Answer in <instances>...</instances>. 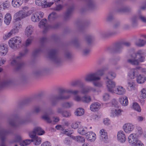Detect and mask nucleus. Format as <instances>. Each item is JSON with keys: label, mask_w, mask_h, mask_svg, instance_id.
Segmentation results:
<instances>
[{"label": "nucleus", "mask_w": 146, "mask_h": 146, "mask_svg": "<svg viewBox=\"0 0 146 146\" xmlns=\"http://www.w3.org/2000/svg\"><path fill=\"white\" fill-rule=\"evenodd\" d=\"M29 50L27 48L20 52L18 56L11 61V64L15 67L17 70H19L23 68L24 65V62L22 60L23 58L28 53Z\"/></svg>", "instance_id": "f257e3e1"}, {"label": "nucleus", "mask_w": 146, "mask_h": 146, "mask_svg": "<svg viewBox=\"0 0 146 146\" xmlns=\"http://www.w3.org/2000/svg\"><path fill=\"white\" fill-rule=\"evenodd\" d=\"M48 54L49 58L56 65L58 66L61 64L62 60L58 54V48L50 49L48 51Z\"/></svg>", "instance_id": "f03ea898"}, {"label": "nucleus", "mask_w": 146, "mask_h": 146, "mask_svg": "<svg viewBox=\"0 0 146 146\" xmlns=\"http://www.w3.org/2000/svg\"><path fill=\"white\" fill-rule=\"evenodd\" d=\"M29 121L27 117H19L16 120L13 119H9L7 121L8 124L14 128H17L20 125L25 124Z\"/></svg>", "instance_id": "7ed1b4c3"}, {"label": "nucleus", "mask_w": 146, "mask_h": 146, "mask_svg": "<svg viewBox=\"0 0 146 146\" xmlns=\"http://www.w3.org/2000/svg\"><path fill=\"white\" fill-rule=\"evenodd\" d=\"M123 48V46L120 41L116 42L112 46L107 47L106 50L109 52L119 53L122 52Z\"/></svg>", "instance_id": "20e7f679"}, {"label": "nucleus", "mask_w": 146, "mask_h": 146, "mask_svg": "<svg viewBox=\"0 0 146 146\" xmlns=\"http://www.w3.org/2000/svg\"><path fill=\"white\" fill-rule=\"evenodd\" d=\"M12 133L11 130L9 127L6 129L0 128V146H7L5 143L6 137Z\"/></svg>", "instance_id": "39448f33"}, {"label": "nucleus", "mask_w": 146, "mask_h": 146, "mask_svg": "<svg viewBox=\"0 0 146 146\" xmlns=\"http://www.w3.org/2000/svg\"><path fill=\"white\" fill-rule=\"evenodd\" d=\"M14 24L13 29L3 36L4 39L6 40L9 38L13 34L18 33L19 30L21 29L22 26L19 21H15L14 22Z\"/></svg>", "instance_id": "423d86ee"}, {"label": "nucleus", "mask_w": 146, "mask_h": 146, "mask_svg": "<svg viewBox=\"0 0 146 146\" xmlns=\"http://www.w3.org/2000/svg\"><path fill=\"white\" fill-rule=\"evenodd\" d=\"M21 41V38L19 37L12 38L9 41V46L12 49H17L19 47Z\"/></svg>", "instance_id": "0eeeda50"}, {"label": "nucleus", "mask_w": 146, "mask_h": 146, "mask_svg": "<svg viewBox=\"0 0 146 146\" xmlns=\"http://www.w3.org/2000/svg\"><path fill=\"white\" fill-rule=\"evenodd\" d=\"M96 8L95 4L93 0H86L85 5L81 9L80 11L83 12L88 10H94Z\"/></svg>", "instance_id": "6e6552de"}, {"label": "nucleus", "mask_w": 146, "mask_h": 146, "mask_svg": "<svg viewBox=\"0 0 146 146\" xmlns=\"http://www.w3.org/2000/svg\"><path fill=\"white\" fill-rule=\"evenodd\" d=\"M28 8L27 7H25L23 8V9L15 13L14 15V17L15 19V21H15H19V20H20L26 17V10L25 9H26Z\"/></svg>", "instance_id": "1a4fd4ad"}, {"label": "nucleus", "mask_w": 146, "mask_h": 146, "mask_svg": "<svg viewBox=\"0 0 146 146\" xmlns=\"http://www.w3.org/2000/svg\"><path fill=\"white\" fill-rule=\"evenodd\" d=\"M100 79V77L96 76L95 72L88 74L85 78V80L87 82L97 81Z\"/></svg>", "instance_id": "9d476101"}, {"label": "nucleus", "mask_w": 146, "mask_h": 146, "mask_svg": "<svg viewBox=\"0 0 146 146\" xmlns=\"http://www.w3.org/2000/svg\"><path fill=\"white\" fill-rule=\"evenodd\" d=\"M35 3L36 5L41 6L42 8L50 7L54 3L47 2L46 0H36Z\"/></svg>", "instance_id": "9b49d317"}, {"label": "nucleus", "mask_w": 146, "mask_h": 146, "mask_svg": "<svg viewBox=\"0 0 146 146\" xmlns=\"http://www.w3.org/2000/svg\"><path fill=\"white\" fill-rule=\"evenodd\" d=\"M68 90H66L63 88H60L59 90V94L56 95L57 96L56 98L57 99H61V100L67 99H69L70 97V95L64 96L63 94L65 92L68 93L67 91Z\"/></svg>", "instance_id": "f8f14e48"}, {"label": "nucleus", "mask_w": 146, "mask_h": 146, "mask_svg": "<svg viewBox=\"0 0 146 146\" xmlns=\"http://www.w3.org/2000/svg\"><path fill=\"white\" fill-rule=\"evenodd\" d=\"M139 137L137 134L132 133L128 137V141L129 143L131 145H134L136 142L139 141Z\"/></svg>", "instance_id": "ddd939ff"}, {"label": "nucleus", "mask_w": 146, "mask_h": 146, "mask_svg": "<svg viewBox=\"0 0 146 146\" xmlns=\"http://www.w3.org/2000/svg\"><path fill=\"white\" fill-rule=\"evenodd\" d=\"M73 10L72 7H69L64 14L63 19L64 21L69 20L71 18Z\"/></svg>", "instance_id": "4468645a"}, {"label": "nucleus", "mask_w": 146, "mask_h": 146, "mask_svg": "<svg viewBox=\"0 0 146 146\" xmlns=\"http://www.w3.org/2000/svg\"><path fill=\"white\" fill-rule=\"evenodd\" d=\"M116 11L119 13L125 12L130 13L133 11L132 8L127 6H121L120 7L116 10Z\"/></svg>", "instance_id": "2eb2a0df"}, {"label": "nucleus", "mask_w": 146, "mask_h": 146, "mask_svg": "<svg viewBox=\"0 0 146 146\" xmlns=\"http://www.w3.org/2000/svg\"><path fill=\"white\" fill-rule=\"evenodd\" d=\"M106 84L108 90L111 93H113L114 90L113 88L115 85V82L110 80H107Z\"/></svg>", "instance_id": "dca6fc26"}, {"label": "nucleus", "mask_w": 146, "mask_h": 146, "mask_svg": "<svg viewBox=\"0 0 146 146\" xmlns=\"http://www.w3.org/2000/svg\"><path fill=\"white\" fill-rule=\"evenodd\" d=\"M144 52L141 50H139L137 51V58L138 62H143L145 61Z\"/></svg>", "instance_id": "f3484780"}, {"label": "nucleus", "mask_w": 146, "mask_h": 146, "mask_svg": "<svg viewBox=\"0 0 146 146\" xmlns=\"http://www.w3.org/2000/svg\"><path fill=\"white\" fill-rule=\"evenodd\" d=\"M123 128L125 132L129 133L134 129V126L132 123H127L123 125Z\"/></svg>", "instance_id": "a211bd4d"}, {"label": "nucleus", "mask_w": 146, "mask_h": 146, "mask_svg": "<svg viewBox=\"0 0 146 146\" xmlns=\"http://www.w3.org/2000/svg\"><path fill=\"white\" fill-rule=\"evenodd\" d=\"M100 140L106 143L108 142L107 133L104 129H101L100 132Z\"/></svg>", "instance_id": "6ab92c4d"}, {"label": "nucleus", "mask_w": 146, "mask_h": 146, "mask_svg": "<svg viewBox=\"0 0 146 146\" xmlns=\"http://www.w3.org/2000/svg\"><path fill=\"white\" fill-rule=\"evenodd\" d=\"M13 84V80L11 79H8L3 80L1 82L0 86L1 87L3 88L11 86Z\"/></svg>", "instance_id": "aec40b11"}, {"label": "nucleus", "mask_w": 146, "mask_h": 146, "mask_svg": "<svg viewBox=\"0 0 146 146\" xmlns=\"http://www.w3.org/2000/svg\"><path fill=\"white\" fill-rule=\"evenodd\" d=\"M117 139L118 141L121 143H124L126 140V137L123 131H119L117 134Z\"/></svg>", "instance_id": "412c9836"}, {"label": "nucleus", "mask_w": 146, "mask_h": 146, "mask_svg": "<svg viewBox=\"0 0 146 146\" xmlns=\"http://www.w3.org/2000/svg\"><path fill=\"white\" fill-rule=\"evenodd\" d=\"M138 72L137 68H132L128 73V76L131 79H134L138 75Z\"/></svg>", "instance_id": "4be33fe9"}, {"label": "nucleus", "mask_w": 146, "mask_h": 146, "mask_svg": "<svg viewBox=\"0 0 146 146\" xmlns=\"http://www.w3.org/2000/svg\"><path fill=\"white\" fill-rule=\"evenodd\" d=\"M47 20L45 19L42 20L39 23V26L40 28H44V29L43 32H44L48 28H50V25L48 26L46 23Z\"/></svg>", "instance_id": "5701e85b"}, {"label": "nucleus", "mask_w": 146, "mask_h": 146, "mask_svg": "<svg viewBox=\"0 0 146 146\" xmlns=\"http://www.w3.org/2000/svg\"><path fill=\"white\" fill-rule=\"evenodd\" d=\"M125 92V89L122 86H118L117 87L116 89L113 90V93L119 95H122L124 94Z\"/></svg>", "instance_id": "b1692460"}, {"label": "nucleus", "mask_w": 146, "mask_h": 146, "mask_svg": "<svg viewBox=\"0 0 146 146\" xmlns=\"http://www.w3.org/2000/svg\"><path fill=\"white\" fill-rule=\"evenodd\" d=\"M8 51V49L6 44H0V52L1 55H5Z\"/></svg>", "instance_id": "393cba45"}, {"label": "nucleus", "mask_w": 146, "mask_h": 146, "mask_svg": "<svg viewBox=\"0 0 146 146\" xmlns=\"http://www.w3.org/2000/svg\"><path fill=\"white\" fill-rule=\"evenodd\" d=\"M100 106V104L98 103L95 102L92 103L90 106V110L93 111H98Z\"/></svg>", "instance_id": "a878e982"}, {"label": "nucleus", "mask_w": 146, "mask_h": 146, "mask_svg": "<svg viewBox=\"0 0 146 146\" xmlns=\"http://www.w3.org/2000/svg\"><path fill=\"white\" fill-rule=\"evenodd\" d=\"M47 69L44 68H38L35 70L34 72V74L35 76H37L46 72Z\"/></svg>", "instance_id": "bb28decb"}, {"label": "nucleus", "mask_w": 146, "mask_h": 146, "mask_svg": "<svg viewBox=\"0 0 146 146\" xmlns=\"http://www.w3.org/2000/svg\"><path fill=\"white\" fill-rule=\"evenodd\" d=\"M84 39L87 43L90 44L94 40L95 37L93 35H88L85 36Z\"/></svg>", "instance_id": "cd10ccee"}, {"label": "nucleus", "mask_w": 146, "mask_h": 146, "mask_svg": "<svg viewBox=\"0 0 146 146\" xmlns=\"http://www.w3.org/2000/svg\"><path fill=\"white\" fill-rule=\"evenodd\" d=\"M119 103L123 106H125L128 104L127 97L125 96H122L119 99Z\"/></svg>", "instance_id": "c85d7f7f"}, {"label": "nucleus", "mask_w": 146, "mask_h": 146, "mask_svg": "<svg viewBox=\"0 0 146 146\" xmlns=\"http://www.w3.org/2000/svg\"><path fill=\"white\" fill-rule=\"evenodd\" d=\"M87 135H86V138L89 140L91 141H94L96 139L95 136V133L92 131L87 133Z\"/></svg>", "instance_id": "c756f323"}, {"label": "nucleus", "mask_w": 146, "mask_h": 146, "mask_svg": "<svg viewBox=\"0 0 146 146\" xmlns=\"http://www.w3.org/2000/svg\"><path fill=\"white\" fill-rule=\"evenodd\" d=\"M44 49L42 48L41 47H39L38 48L35 49L33 52L32 55L34 57H36Z\"/></svg>", "instance_id": "7c9ffc66"}, {"label": "nucleus", "mask_w": 146, "mask_h": 146, "mask_svg": "<svg viewBox=\"0 0 146 146\" xmlns=\"http://www.w3.org/2000/svg\"><path fill=\"white\" fill-rule=\"evenodd\" d=\"M146 78L145 76L139 74L137 77V82L139 84H143L146 80Z\"/></svg>", "instance_id": "2f4dec72"}, {"label": "nucleus", "mask_w": 146, "mask_h": 146, "mask_svg": "<svg viewBox=\"0 0 146 146\" xmlns=\"http://www.w3.org/2000/svg\"><path fill=\"white\" fill-rule=\"evenodd\" d=\"M116 76V74L115 72L110 71L108 72L107 74L106 78L108 80H112Z\"/></svg>", "instance_id": "473e14b6"}, {"label": "nucleus", "mask_w": 146, "mask_h": 146, "mask_svg": "<svg viewBox=\"0 0 146 146\" xmlns=\"http://www.w3.org/2000/svg\"><path fill=\"white\" fill-rule=\"evenodd\" d=\"M57 96L56 95L52 96L50 98L51 104L52 106H55L57 104L58 102L57 100H61V99H57Z\"/></svg>", "instance_id": "72a5a7b5"}, {"label": "nucleus", "mask_w": 146, "mask_h": 146, "mask_svg": "<svg viewBox=\"0 0 146 146\" xmlns=\"http://www.w3.org/2000/svg\"><path fill=\"white\" fill-rule=\"evenodd\" d=\"M52 114L51 112L49 113H45L42 116V118L44 120L46 121L48 123H50L52 122V120L50 119V115Z\"/></svg>", "instance_id": "f704fd0d"}, {"label": "nucleus", "mask_w": 146, "mask_h": 146, "mask_svg": "<svg viewBox=\"0 0 146 146\" xmlns=\"http://www.w3.org/2000/svg\"><path fill=\"white\" fill-rule=\"evenodd\" d=\"M57 17L56 13L53 12L49 15L48 17V20L50 22H51L56 19Z\"/></svg>", "instance_id": "c9c22d12"}, {"label": "nucleus", "mask_w": 146, "mask_h": 146, "mask_svg": "<svg viewBox=\"0 0 146 146\" xmlns=\"http://www.w3.org/2000/svg\"><path fill=\"white\" fill-rule=\"evenodd\" d=\"M33 27L31 25L28 26L26 28L25 33V35L28 36L31 35L33 32Z\"/></svg>", "instance_id": "e433bc0d"}, {"label": "nucleus", "mask_w": 146, "mask_h": 146, "mask_svg": "<svg viewBox=\"0 0 146 146\" xmlns=\"http://www.w3.org/2000/svg\"><path fill=\"white\" fill-rule=\"evenodd\" d=\"M138 19L137 15L133 16L131 19V23L133 27H135L137 24V19Z\"/></svg>", "instance_id": "4c0bfd02"}, {"label": "nucleus", "mask_w": 146, "mask_h": 146, "mask_svg": "<svg viewBox=\"0 0 146 146\" xmlns=\"http://www.w3.org/2000/svg\"><path fill=\"white\" fill-rule=\"evenodd\" d=\"M89 25L88 23H86L80 25L78 28V31L81 32H83L88 26Z\"/></svg>", "instance_id": "58836bf2"}, {"label": "nucleus", "mask_w": 146, "mask_h": 146, "mask_svg": "<svg viewBox=\"0 0 146 146\" xmlns=\"http://www.w3.org/2000/svg\"><path fill=\"white\" fill-rule=\"evenodd\" d=\"M90 53V49L88 48H85L82 50V54L84 56L86 57L88 56Z\"/></svg>", "instance_id": "ea45409f"}, {"label": "nucleus", "mask_w": 146, "mask_h": 146, "mask_svg": "<svg viewBox=\"0 0 146 146\" xmlns=\"http://www.w3.org/2000/svg\"><path fill=\"white\" fill-rule=\"evenodd\" d=\"M36 133V134L38 135H42L44 134V131L42 129L39 127H35L34 129Z\"/></svg>", "instance_id": "a19ab883"}, {"label": "nucleus", "mask_w": 146, "mask_h": 146, "mask_svg": "<svg viewBox=\"0 0 146 146\" xmlns=\"http://www.w3.org/2000/svg\"><path fill=\"white\" fill-rule=\"evenodd\" d=\"M114 19L113 14L112 13H110L107 14L105 19V21L108 22H111Z\"/></svg>", "instance_id": "79ce46f5"}, {"label": "nucleus", "mask_w": 146, "mask_h": 146, "mask_svg": "<svg viewBox=\"0 0 146 146\" xmlns=\"http://www.w3.org/2000/svg\"><path fill=\"white\" fill-rule=\"evenodd\" d=\"M23 0H12V5L14 7H19L22 3Z\"/></svg>", "instance_id": "37998d69"}, {"label": "nucleus", "mask_w": 146, "mask_h": 146, "mask_svg": "<svg viewBox=\"0 0 146 146\" xmlns=\"http://www.w3.org/2000/svg\"><path fill=\"white\" fill-rule=\"evenodd\" d=\"M71 85L73 86H83V84L80 80H77L72 82Z\"/></svg>", "instance_id": "c03bdc74"}, {"label": "nucleus", "mask_w": 146, "mask_h": 146, "mask_svg": "<svg viewBox=\"0 0 146 146\" xmlns=\"http://www.w3.org/2000/svg\"><path fill=\"white\" fill-rule=\"evenodd\" d=\"M40 18L39 16H38V13L36 12L33 14L31 17V20L34 22H38L39 21Z\"/></svg>", "instance_id": "a18cd8bd"}, {"label": "nucleus", "mask_w": 146, "mask_h": 146, "mask_svg": "<svg viewBox=\"0 0 146 146\" xmlns=\"http://www.w3.org/2000/svg\"><path fill=\"white\" fill-rule=\"evenodd\" d=\"M34 141L33 139H26L20 143V145L21 146H25L29 145L31 142Z\"/></svg>", "instance_id": "49530a36"}, {"label": "nucleus", "mask_w": 146, "mask_h": 146, "mask_svg": "<svg viewBox=\"0 0 146 146\" xmlns=\"http://www.w3.org/2000/svg\"><path fill=\"white\" fill-rule=\"evenodd\" d=\"M107 69V68L105 67H103L102 68L98 70L97 71L95 72L96 76L99 77L102 76L104 74V71Z\"/></svg>", "instance_id": "de8ad7c7"}, {"label": "nucleus", "mask_w": 146, "mask_h": 146, "mask_svg": "<svg viewBox=\"0 0 146 146\" xmlns=\"http://www.w3.org/2000/svg\"><path fill=\"white\" fill-rule=\"evenodd\" d=\"M11 21V16L10 14L7 13L5 15L4 20L5 23L7 25H9Z\"/></svg>", "instance_id": "09e8293b"}, {"label": "nucleus", "mask_w": 146, "mask_h": 146, "mask_svg": "<svg viewBox=\"0 0 146 146\" xmlns=\"http://www.w3.org/2000/svg\"><path fill=\"white\" fill-rule=\"evenodd\" d=\"M72 138L73 139L75 140L78 142L81 143L84 142L85 141V139L84 138L80 136H72Z\"/></svg>", "instance_id": "8fccbe9b"}, {"label": "nucleus", "mask_w": 146, "mask_h": 146, "mask_svg": "<svg viewBox=\"0 0 146 146\" xmlns=\"http://www.w3.org/2000/svg\"><path fill=\"white\" fill-rule=\"evenodd\" d=\"M84 113V110L80 108L77 109L74 113L75 115L77 116H81Z\"/></svg>", "instance_id": "3c124183"}, {"label": "nucleus", "mask_w": 146, "mask_h": 146, "mask_svg": "<svg viewBox=\"0 0 146 146\" xmlns=\"http://www.w3.org/2000/svg\"><path fill=\"white\" fill-rule=\"evenodd\" d=\"M145 43L146 41L145 40L139 39L137 41L135 42V44L138 46L142 47L143 46Z\"/></svg>", "instance_id": "603ef678"}, {"label": "nucleus", "mask_w": 146, "mask_h": 146, "mask_svg": "<svg viewBox=\"0 0 146 146\" xmlns=\"http://www.w3.org/2000/svg\"><path fill=\"white\" fill-rule=\"evenodd\" d=\"M91 101V98L89 96L86 95L82 97V101L84 103H88Z\"/></svg>", "instance_id": "864d4df0"}, {"label": "nucleus", "mask_w": 146, "mask_h": 146, "mask_svg": "<svg viewBox=\"0 0 146 146\" xmlns=\"http://www.w3.org/2000/svg\"><path fill=\"white\" fill-rule=\"evenodd\" d=\"M87 128L86 127H80L78 129V133L81 135H84L86 133L87 131L86 129Z\"/></svg>", "instance_id": "5fc2aeb1"}, {"label": "nucleus", "mask_w": 146, "mask_h": 146, "mask_svg": "<svg viewBox=\"0 0 146 146\" xmlns=\"http://www.w3.org/2000/svg\"><path fill=\"white\" fill-rule=\"evenodd\" d=\"M121 110L119 109L115 110L112 112L111 116L114 117L116 116L120 115L121 114Z\"/></svg>", "instance_id": "6e6d98bb"}, {"label": "nucleus", "mask_w": 146, "mask_h": 146, "mask_svg": "<svg viewBox=\"0 0 146 146\" xmlns=\"http://www.w3.org/2000/svg\"><path fill=\"white\" fill-rule=\"evenodd\" d=\"M71 43L76 48H78L80 46V43L78 42L77 38H75L73 39L71 41Z\"/></svg>", "instance_id": "4d7b16f0"}, {"label": "nucleus", "mask_w": 146, "mask_h": 146, "mask_svg": "<svg viewBox=\"0 0 146 146\" xmlns=\"http://www.w3.org/2000/svg\"><path fill=\"white\" fill-rule=\"evenodd\" d=\"M48 41V39L46 37H43L41 38L40 39V42L41 45L40 47H41L42 48L44 49L45 48L44 44Z\"/></svg>", "instance_id": "13d9d810"}, {"label": "nucleus", "mask_w": 146, "mask_h": 146, "mask_svg": "<svg viewBox=\"0 0 146 146\" xmlns=\"http://www.w3.org/2000/svg\"><path fill=\"white\" fill-rule=\"evenodd\" d=\"M64 56L66 59L68 60H71L72 58L71 54L68 51H66L64 53Z\"/></svg>", "instance_id": "bf43d9fd"}, {"label": "nucleus", "mask_w": 146, "mask_h": 146, "mask_svg": "<svg viewBox=\"0 0 146 146\" xmlns=\"http://www.w3.org/2000/svg\"><path fill=\"white\" fill-rule=\"evenodd\" d=\"M133 109L137 111L138 112H141V109L140 106L137 103H133Z\"/></svg>", "instance_id": "052dcab7"}, {"label": "nucleus", "mask_w": 146, "mask_h": 146, "mask_svg": "<svg viewBox=\"0 0 146 146\" xmlns=\"http://www.w3.org/2000/svg\"><path fill=\"white\" fill-rule=\"evenodd\" d=\"M127 62L132 65H137L139 64L137 60L129 59L127 60Z\"/></svg>", "instance_id": "680f3d73"}, {"label": "nucleus", "mask_w": 146, "mask_h": 146, "mask_svg": "<svg viewBox=\"0 0 146 146\" xmlns=\"http://www.w3.org/2000/svg\"><path fill=\"white\" fill-rule=\"evenodd\" d=\"M72 105V103H69L68 102H65L62 103L61 106L64 108H70Z\"/></svg>", "instance_id": "e2e57ef3"}, {"label": "nucleus", "mask_w": 146, "mask_h": 146, "mask_svg": "<svg viewBox=\"0 0 146 146\" xmlns=\"http://www.w3.org/2000/svg\"><path fill=\"white\" fill-rule=\"evenodd\" d=\"M33 139L34 140L33 142H35V144L36 145H38L41 143V139L40 137L36 136Z\"/></svg>", "instance_id": "0e129e2a"}, {"label": "nucleus", "mask_w": 146, "mask_h": 146, "mask_svg": "<svg viewBox=\"0 0 146 146\" xmlns=\"http://www.w3.org/2000/svg\"><path fill=\"white\" fill-rule=\"evenodd\" d=\"M137 16L138 19L144 23H146V18L140 12L139 13Z\"/></svg>", "instance_id": "69168bd1"}, {"label": "nucleus", "mask_w": 146, "mask_h": 146, "mask_svg": "<svg viewBox=\"0 0 146 146\" xmlns=\"http://www.w3.org/2000/svg\"><path fill=\"white\" fill-rule=\"evenodd\" d=\"M99 36L102 38H106L108 37L107 32H102L100 33Z\"/></svg>", "instance_id": "338daca9"}, {"label": "nucleus", "mask_w": 146, "mask_h": 146, "mask_svg": "<svg viewBox=\"0 0 146 146\" xmlns=\"http://www.w3.org/2000/svg\"><path fill=\"white\" fill-rule=\"evenodd\" d=\"M141 92V94L140 96L141 98L143 99H144L146 97V89H143Z\"/></svg>", "instance_id": "774afa93"}]
</instances>
